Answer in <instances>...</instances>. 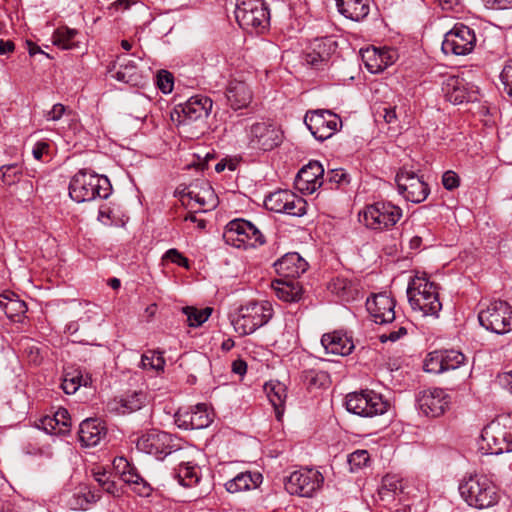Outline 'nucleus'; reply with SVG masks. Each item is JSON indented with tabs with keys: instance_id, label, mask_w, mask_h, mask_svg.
Masks as SVG:
<instances>
[{
	"instance_id": "54",
	"label": "nucleus",
	"mask_w": 512,
	"mask_h": 512,
	"mask_svg": "<svg viewBox=\"0 0 512 512\" xmlns=\"http://www.w3.org/2000/svg\"><path fill=\"white\" fill-rule=\"evenodd\" d=\"M503 85V92L506 93L512 102V60L508 61L500 74Z\"/></svg>"
},
{
	"instance_id": "32",
	"label": "nucleus",
	"mask_w": 512,
	"mask_h": 512,
	"mask_svg": "<svg viewBox=\"0 0 512 512\" xmlns=\"http://www.w3.org/2000/svg\"><path fill=\"white\" fill-rule=\"evenodd\" d=\"M190 200H194L199 204V211H209L216 207L217 196L209 183L201 181L191 184L185 194Z\"/></svg>"
},
{
	"instance_id": "20",
	"label": "nucleus",
	"mask_w": 512,
	"mask_h": 512,
	"mask_svg": "<svg viewBox=\"0 0 512 512\" xmlns=\"http://www.w3.org/2000/svg\"><path fill=\"white\" fill-rule=\"evenodd\" d=\"M442 92L445 99L455 105L477 100L475 87L459 76L446 78L442 83Z\"/></svg>"
},
{
	"instance_id": "40",
	"label": "nucleus",
	"mask_w": 512,
	"mask_h": 512,
	"mask_svg": "<svg viewBox=\"0 0 512 512\" xmlns=\"http://www.w3.org/2000/svg\"><path fill=\"white\" fill-rule=\"evenodd\" d=\"M303 382L309 390L326 388L330 384V376L322 370H307L302 375Z\"/></svg>"
},
{
	"instance_id": "1",
	"label": "nucleus",
	"mask_w": 512,
	"mask_h": 512,
	"mask_svg": "<svg viewBox=\"0 0 512 512\" xmlns=\"http://www.w3.org/2000/svg\"><path fill=\"white\" fill-rule=\"evenodd\" d=\"M407 295L411 308L422 316L438 317L442 309L438 287L426 275H416L409 283Z\"/></svg>"
},
{
	"instance_id": "52",
	"label": "nucleus",
	"mask_w": 512,
	"mask_h": 512,
	"mask_svg": "<svg viewBox=\"0 0 512 512\" xmlns=\"http://www.w3.org/2000/svg\"><path fill=\"white\" fill-rule=\"evenodd\" d=\"M94 478L99 484V486L107 493L116 495L118 492L117 486L113 480H111L110 475L106 472H96L94 473Z\"/></svg>"
},
{
	"instance_id": "11",
	"label": "nucleus",
	"mask_w": 512,
	"mask_h": 512,
	"mask_svg": "<svg viewBox=\"0 0 512 512\" xmlns=\"http://www.w3.org/2000/svg\"><path fill=\"white\" fill-rule=\"evenodd\" d=\"M389 404L373 390L352 392L346 396V408L349 412L362 417H374L387 412Z\"/></svg>"
},
{
	"instance_id": "22",
	"label": "nucleus",
	"mask_w": 512,
	"mask_h": 512,
	"mask_svg": "<svg viewBox=\"0 0 512 512\" xmlns=\"http://www.w3.org/2000/svg\"><path fill=\"white\" fill-rule=\"evenodd\" d=\"M324 169L318 161H310L302 167L295 178L296 188L305 194H312L323 184Z\"/></svg>"
},
{
	"instance_id": "28",
	"label": "nucleus",
	"mask_w": 512,
	"mask_h": 512,
	"mask_svg": "<svg viewBox=\"0 0 512 512\" xmlns=\"http://www.w3.org/2000/svg\"><path fill=\"white\" fill-rule=\"evenodd\" d=\"M114 466L119 471L121 479L131 485L138 495L148 496L150 494V486L137 473L136 469L131 467L130 463L124 457L116 458L114 460Z\"/></svg>"
},
{
	"instance_id": "62",
	"label": "nucleus",
	"mask_w": 512,
	"mask_h": 512,
	"mask_svg": "<svg viewBox=\"0 0 512 512\" xmlns=\"http://www.w3.org/2000/svg\"><path fill=\"white\" fill-rule=\"evenodd\" d=\"M232 371L240 376L245 375L247 371V363L242 359H237L233 361Z\"/></svg>"
},
{
	"instance_id": "15",
	"label": "nucleus",
	"mask_w": 512,
	"mask_h": 512,
	"mask_svg": "<svg viewBox=\"0 0 512 512\" xmlns=\"http://www.w3.org/2000/svg\"><path fill=\"white\" fill-rule=\"evenodd\" d=\"M398 192L413 203L423 202L429 195L428 184L413 170L402 167L395 178Z\"/></svg>"
},
{
	"instance_id": "2",
	"label": "nucleus",
	"mask_w": 512,
	"mask_h": 512,
	"mask_svg": "<svg viewBox=\"0 0 512 512\" xmlns=\"http://www.w3.org/2000/svg\"><path fill=\"white\" fill-rule=\"evenodd\" d=\"M459 493L469 506L476 509L491 507L499 498L496 485L481 474L465 477L459 485Z\"/></svg>"
},
{
	"instance_id": "53",
	"label": "nucleus",
	"mask_w": 512,
	"mask_h": 512,
	"mask_svg": "<svg viewBox=\"0 0 512 512\" xmlns=\"http://www.w3.org/2000/svg\"><path fill=\"white\" fill-rule=\"evenodd\" d=\"M157 86L164 93L172 92L174 87V77L167 70H160L157 74Z\"/></svg>"
},
{
	"instance_id": "3",
	"label": "nucleus",
	"mask_w": 512,
	"mask_h": 512,
	"mask_svg": "<svg viewBox=\"0 0 512 512\" xmlns=\"http://www.w3.org/2000/svg\"><path fill=\"white\" fill-rule=\"evenodd\" d=\"M110 193L111 185L108 178L87 170L76 173L69 184V195L78 203L96 198L106 199Z\"/></svg>"
},
{
	"instance_id": "24",
	"label": "nucleus",
	"mask_w": 512,
	"mask_h": 512,
	"mask_svg": "<svg viewBox=\"0 0 512 512\" xmlns=\"http://www.w3.org/2000/svg\"><path fill=\"white\" fill-rule=\"evenodd\" d=\"M336 47V42L330 37L316 38L307 48L305 60L309 65L318 67L320 64L328 62Z\"/></svg>"
},
{
	"instance_id": "19",
	"label": "nucleus",
	"mask_w": 512,
	"mask_h": 512,
	"mask_svg": "<svg viewBox=\"0 0 512 512\" xmlns=\"http://www.w3.org/2000/svg\"><path fill=\"white\" fill-rule=\"evenodd\" d=\"M482 439L486 442L490 454H502L512 451V440L510 433L509 420L493 422L484 428Z\"/></svg>"
},
{
	"instance_id": "18",
	"label": "nucleus",
	"mask_w": 512,
	"mask_h": 512,
	"mask_svg": "<svg viewBox=\"0 0 512 512\" xmlns=\"http://www.w3.org/2000/svg\"><path fill=\"white\" fill-rule=\"evenodd\" d=\"M417 404L426 416L439 417L449 409L451 398L442 388H429L418 394Z\"/></svg>"
},
{
	"instance_id": "41",
	"label": "nucleus",
	"mask_w": 512,
	"mask_h": 512,
	"mask_svg": "<svg viewBox=\"0 0 512 512\" xmlns=\"http://www.w3.org/2000/svg\"><path fill=\"white\" fill-rule=\"evenodd\" d=\"M91 381L89 376H83L81 371L65 372L61 387L66 394H74L80 386H87Z\"/></svg>"
},
{
	"instance_id": "9",
	"label": "nucleus",
	"mask_w": 512,
	"mask_h": 512,
	"mask_svg": "<svg viewBox=\"0 0 512 512\" xmlns=\"http://www.w3.org/2000/svg\"><path fill=\"white\" fill-rule=\"evenodd\" d=\"M478 320L485 329L506 334L512 330V307L506 301H491L480 309Z\"/></svg>"
},
{
	"instance_id": "39",
	"label": "nucleus",
	"mask_w": 512,
	"mask_h": 512,
	"mask_svg": "<svg viewBox=\"0 0 512 512\" xmlns=\"http://www.w3.org/2000/svg\"><path fill=\"white\" fill-rule=\"evenodd\" d=\"M0 311L11 320H18L27 312V306L18 298L0 295Z\"/></svg>"
},
{
	"instance_id": "43",
	"label": "nucleus",
	"mask_w": 512,
	"mask_h": 512,
	"mask_svg": "<svg viewBox=\"0 0 512 512\" xmlns=\"http://www.w3.org/2000/svg\"><path fill=\"white\" fill-rule=\"evenodd\" d=\"M199 467L190 463H181L176 470L179 483L185 487H191L199 482Z\"/></svg>"
},
{
	"instance_id": "44",
	"label": "nucleus",
	"mask_w": 512,
	"mask_h": 512,
	"mask_svg": "<svg viewBox=\"0 0 512 512\" xmlns=\"http://www.w3.org/2000/svg\"><path fill=\"white\" fill-rule=\"evenodd\" d=\"M213 309L206 307L204 309H197L195 307L183 308V313L187 316L188 325L191 327H198L208 320Z\"/></svg>"
},
{
	"instance_id": "16",
	"label": "nucleus",
	"mask_w": 512,
	"mask_h": 512,
	"mask_svg": "<svg viewBox=\"0 0 512 512\" xmlns=\"http://www.w3.org/2000/svg\"><path fill=\"white\" fill-rule=\"evenodd\" d=\"M476 44L474 31L464 24H456L444 36L442 51L457 56L471 53Z\"/></svg>"
},
{
	"instance_id": "7",
	"label": "nucleus",
	"mask_w": 512,
	"mask_h": 512,
	"mask_svg": "<svg viewBox=\"0 0 512 512\" xmlns=\"http://www.w3.org/2000/svg\"><path fill=\"white\" fill-rule=\"evenodd\" d=\"M234 13L239 26L249 32H261L269 24L270 15L263 0H237Z\"/></svg>"
},
{
	"instance_id": "13",
	"label": "nucleus",
	"mask_w": 512,
	"mask_h": 512,
	"mask_svg": "<svg viewBox=\"0 0 512 512\" xmlns=\"http://www.w3.org/2000/svg\"><path fill=\"white\" fill-rule=\"evenodd\" d=\"M322 474L314 469L294 471L284 482L285 490L291 495L311 497L322 485Z\"/></svg>"
},
{
	"instance_id": "4",
	"label": "nucleus",
	"mask_w": 512,
	"mask_h": 512,
	"mask_svg": "<svg viewBox=\"0 0 512 512\" xmlns=\"http://www.w3.org/2000/svg\"><path fill=\"white\" fill-rule=\"evenodd\" d=\"M213 102L206 96L196 95L189 98L186 103L181 106V110H175L171 114V119L177 126L183 128V132L190 133L194 136L198 133L191 131L202 128L205 120L211 112Z\"/></svg>"
},
{
	"instance_id": "51",
	"label": "nucleus",
	"mask_w": 512,
	"mask_h": 512,
	"mask_svg": "<svg viewBox=\"0 0 512 512\" xmlns=\"http://www.w3.org/2000/svg\"><path fill=\"white\" fill-rule=\"evenodd\" d=\"M370 460L367 450H356L348 456V464L351 471L365 467Z\"/></svg>"
},
{
	"instance_id": "12",
	"label": "nucleus",
	"mask_w": 512,
	"mask_h": 512,
	"mask_svg": "<svg viewBox=\"0 0 512 512\" xmlns=\"http://www.w3.org/2000/svg\"><path fill=\"white\" fill-rule=\"evenodd\" d=\"M248 145L251 149L268 152L283 142V131L267 121L255 122L246 129Z\"/></svg>"
},
{
	"instance_id": "45",
	"label": "nucleus",
	"mask_w": 512,
	"mask_h": 512,
	"mask_svg": "<svg viewBox=\"0 0 512 512\" xmlns=\"http://www.w3.org/2000/svg\"><path fill=\"white\" fill-rule=\"evenodd\" d=\"M77 34L75 29L59 28L53 34V43L62 49H72L75 46L74 38Z\"/></svg>"
},
{
	"instance_id": "58",
	"label": "nucleus",
	"mask_w": 512,
	"mask_h": 512,
	"mask_svg": "<svg viewBox=\"0 0 512 512\" xmlns=\"http://www.w3.org/2000/svg\"><path fill=\"white\" fill-rule=\"evenodd\" d=\"M65 110L66 108L63 104L57 103L45 114V117L48 121H57L63 116Z\"/></svg>"
},
{
	"instance_id": "8",
	"label": "nucleus",
	"mask_w": 512,
	"mask_h": 512,
	"mask_svg": "<svg viewBox=\"0 0 512 512\" xmlns=\"http://www.w3.org/2000/svg\"><path fill=\"white\" fill-rule=\"evenodd\" d=\"M225 242L237 248H254L265 243V236L251 222L244 219L230 221L224 230Z\"/></svg>"
},
{
	"instance_id": "34",
	"label": "nucleus",
	"mask_w": 512,
	"mask_h": 512,
	"mask_svg": "<svg viewBox=\"0 0 512 512\" xmlns=\"http://www.w3.org/2000/svg\"><path fill=\"white\" fill-rule=\"evenodd\" d=\"M40 425L48 434L65 435L70 431L71 418L66 409L60 408L53 416L43 417Z\"/></svg>"
},
{
	"instance_id": "61",
	"label": "nucleus",
	"mask_w": 512,
	"mask_h": 512,
	"mask_svg": "<svg viewBox=\"0 0 512 512\" xmlns=\"http://www.w3.org/2000/svg\"><path fill=\"white\" fill-rule=\"evenodd\" d=\"M383 119L387 124L397 123L396 107H384L383 108Z\"/></svg>"
},
{
	"instance_id": "33",
	"label": "nucleus",
	"mask_w": 512,
	"mask_h": 512,
	"mask_svg": "<svg viewBox=\"0 0 512 512\" xmlns=\"http://www.w3.org/2000/svg\"><path fill=\"white\" fill-rule=\"evenodd\" d=\"M107 434L106 427L98 419H86L79 427V440L83 446L94 447L98 445Z\"/></svg>"
},
{
	"instance_id": "55",
	"label": "nucleus",
	"mask_w": 512,
	"mask_h": 512,
	"mask_svg": "<svg viewBox=\"0 0 512 512\" xmlns=\"http://www.w3.org/2000/svg\"><path fill=\"white\" fill-rule=\"evenodd\" d=\"M163 259L169 260L172 263H175L179 266L189 268V262L186 257H184L177 249L172 248L169 249L163 256Z\"/></svg>"
},
{
	"instance_id": "50",
	"label": "nucleus",
	"mask_w": 512,
	"mask_h": 512,
	"mask_svg": "<svg viewBox=\"0 0 512 512\" xmlns=\"http://www.w3.org/2000/svg\"><path fill=\"white\" fill-rule=\"evenodd\" d=\"M275 292L279 299L286 302H294L299 299V291L286 282H279L275 287Z\"/></svg>"
},
{
	"instance_id": "56",
	"label": "nucleus",
	"mask_w": 512,
	"mask_h": 512,
	"mask_svg": "<svg viewBox=\"0 0 512 512\" xmlns=\"http://www.w3.org/2000/svg\"><path fill=\"white\" fill-rule=\"evenodd\" d=\"M442 184L445 189L454 190L460 185V178L454 171L448 170L442 176Z\"/></svg>"
},
{
	"instance_id": "29",
	"label": "nucleus",
	"mask_w": 512,
	"mask_h": 512,
	"mask_svg": "<svg viewBox=\"0 0 512 512\" xmlns=\"http://www.w3.org/2000/svg\"><path fill=\"white\" fill-rule=\"evenodd\" d=\"M362 60L371 73H379L394 63V54L389 49L367 48L361 52Z\"/></svg>"
},
{
	"instance_id": "6",
	"label": "nucleus",
	"mask_w": 512,
	"mask_h": 512,
	"mask_svg": "<svg viewBox=\"0 0 512 512\" xmlns=\"http://www.w3.org/2000/svg\"><path fill=\"white\" fill-rule=\"evenodd\" d=\"M402 217V209L391 202H376L359 212V221L367 228L383 231L393 227Z\"/></svg>"
},
{
	"instance_id": "35",
	"label": "nucleus",
	"mask_w": 512,
	"mask_h": 512,
	"mask_svg": "<svg viewBox=\"0 0 512 512\" xmlns=\"http://www.w3.org/2000/svg\"><path fill=\"white\" fill-rule=\"evenodd\" d=\"M263 388L275 410L277 419L280 420L288 396L286 385L277 380H270L269 382L265 383Z\"/></svg>"
},
{
	"instance_id": "25",
	"label": "nucleus",
	"mask_w": 512,
	"mask_h": 512,
	"mask_svg": "<svg viewBox=\"0 0 512 512\" xmlns=\"http://www.w3.org/2000/svg\"><path fill=\"white\" fill-rule=\"evenodd\" d=\"M226 98L233 110L248 108L253 100V92L248 83L241 80H231L226 88Z\"/></svg>"
},
{
	"instance_id": "14",
	"label": "nucleus",
	"mask_w": 512,
	"mask_h": 512,
	"mask_svg": "<svg viewBox=\"0 0 512 512\" xmlns=\"http://www.w3.org/2000/svg\"><path fill=\"white\" fill-rule=\"evenodd\" d=\"M264 205L272 212L297 217L303 216L307 208V202L290 190H278L269 194Z\"/></svg>"
},
{
	"instance_id": "27",
	"label": "nucleus",
	"mask_w": 512,
	"mask_h": 512,
	"mask_svg": "<svg viewBox=\"0 0 512 512\" xmlns=\"http://www.w3.org/2000/svg\"><path fill=\"white\" fill-rule=\"evenodd\" d=\"M408 481L397 475H386L382 479L379 496L383 501L398 500L402 502L410 495Z\"/></svg>"
},
{
	"instance_id": "60",
	"label": "nucleus",
	"mask_w": 512,
	"mask_h": 512,
	"mask_svg": "<svg viewBox=\"0 0 512 512\" xmlns=\"http://www.w3.org/2000/svg\"><path fill=\"white\" fill-rule=\"evenodd\" d=\"M49 150V144L46 142H37L33 147L32 154L36 160H41L43 155Z\"/></svg>"
},
{
	"instance_id": "31",
	"label": "nucleus",
	"mask_w": 512,
	"mask_h": 512,
	"mask_svg": "<svg viewBox=\"0 0 512 512\" xmlns=\"http://www.w3.org/2000/svg\"><path fill=\"white\" fill-rule=\"evenodd\" d=\"M276 272L285 278H297L306 272L308 263L298 253H287L274 264Z\"/></svg>"
},
{
	"instance_id": "47",
	"label": "nucleus",
	"mask_w": 512,
	"mask_h": 512,
	"mask_svg": "<svg viewBox=\"0 0 512 512\" xmlns=\"http://www.w3.org/2000/svg\"><path fill=\"white\" fill-rule=\"evenodd\" d=\"M443 355L442 351H432L427 354L423 362V369L427 373H443Z\"/></svg>"
},
{
	"instance_id": "46",
	"label": "nucleus",
	"mask_w": 512,
	"mask_h": 512,
	"mask_svg": "<svg viewBox=\"0 0 512 512\" xmlns=\"http://www.w3.org/2000/svg\"><path fill=\"white\" fill-rule=\"evenodd\" d=\"M165 359L160 352L149 350L141 357V367L146 370H154L156 372L163 371Z\"/></svg>"
},
{
	"instance_id": "5",
	"label": "nucleus",
	"mask_w": 512,
	"mask_h": 512,
	"mask_svg": "<svg viewBox=\"0 0 512 512\" xmlns=\"http://www.w3.org/2000/svg\"><path fill=\"white\" fill-rule=\"evenodd\" d=\"M272 316L273 307L269 301L249 302L239 308L232 325L240 336H246L268 323Z\"/></svg>"
},
{
	"instance_id": "37",
	"label": "nucleus",
	"mask_w": 512,
	"mask_h": 512,
	"mask_svg": "<svg viewBox=\"0 0 512 512\" xmlns=\"http://www.w3.org/2000/svg\"><path fill=\"white\" fill-rule=\"evenodd\" d=\"M338 11L348 19L360 21L369 13L368 0H336Z\"/></svg>"
},
{
	"instance_id": "38",
	"label": "nucleus",
	"mask_w": 512,
	"mask_h": 512,
	"mask_svg": "<svg viewBox=\"0 0 512 512\" xmlns=\"http://www.w3.org/2000/svg\"><path fill=\"white\" fill-rule=\"evenodd\" d=\"M261 482L262 475L260 473L252 474L250 472H244L229 480L225 484V487L229 493H237L255 489Z\"/></svg>"
},
{
	"instance_id": "49",
	"label": "nucleus",
	"mask_w": 512,
	"mask_h": 512,
	"mask_svg": "<svg viewBox=\"0 0 512 512\" xmlns=\"http://www.w3.org/2000/svg\"><path fill=\"white\" fill-rule=\"evenodd\" d=\"M443 355V372L455 370L463 365L465 356L459 351L445 350L442 351Z\"/></svg>"
},
{
	"instance_id": "30",
	"label": "nucleus",
	"mask_w": 512,
	"mask_h": 512,
	"mask_svg": "<svg viewBox=\"0 0 512 512\" xmlns=\"http://www.w3.org/2000/svg\"><path fill=\"white\" fill-rule=\"evenodd\" d=\"M321 344L327 353L339 356H347L354 349L352 338L341 331L324 334L321 338Z\"/></svg>"
},
{
	"instance_id": "17",
	"label": "nucleus",
	"mask_w": 512,
	"mask_h": 512,
	"mask_svg": "<svg viewBox=\"0 0 512 512\" xmlns=\"http://www.w3.org/2000/svg\"><path fill=\"white\" fill-rule=\"evenodd\" d=\"M305 124L312 135L320 141L332 137L341 125V119L329 110H316L306 113Z\"/></svg>"
},
{
	"instance_id": "57",
	"label": "nucleus",
	"mask_w": 512,
	"mask_h": 512,
	"mask_svg": "<svg viewBox=\"0 0 512 512\" xmlns=\"http://www.w3.org/2000/svg\"><path fill=\"white\" fill-rule=\"evenodd\" d=\"M406 333V328L404 326H399L397 330L379 335V340L382 343H385L387 341L395 342L399 340L402 336L406 335Z\"/></svg>"
},
{
	"instance_id": "21",
	"label": "nucleus",
	"mask_w": 512,
	"mask_h": 512,
	"mask_svg": "<svg viewBox=\"0 0 512 512\" xmlns=\"http://www.w3.org/2000/svg\"><path fill=\"white\" fill-rule=\"evenodd\" d=\"M395 305V300L385 292L375 294L366 302L367 310L377 324L391 323L395 320Z\"/></svg>"
},
{
	"instance_id": "36",
	"label": "nucleus",
	"mask_w": 512,
	"mask_h": 512,
	"mask_svg": "<svg viewBox=\"0 0 512 512\" xmlns=\"http://www.w3.org/2000/svg\"><path fill=\"white\" fill-rule=\"evenodd\" d=\"M147 402V394L143 391H132L126 393L116 403H111V409L118 413H132L140 410Z\"/></svg>"
},
{
	"instance_id": "26",
	"label": "nucleus",
	"mask_w": 512,
	"mask_h": 512,
	"mask_svg": "<svg viewBox=\"0 0 512 512\" xmlns=\"http://www.w3.org/2000/svg\"><path fill=\"white\" fill-rule=\"evenodd\" d=\"M107 72L119 82L136 85L139 80V71L136 64L126 55H119L115 62L108 66Z\"/></svg>"
},
{
	"instance_id": "64",
	"label": "nucleus",
	"mask_w": 512,
	"mask_h": 512,
	"mask_svg": "<svg viewBox=\"0 0 512 512\" xmlns=\"http://www.w3.org/2000/svg\"><path fill=\"white\" fill-rule=\"evenodd\" d=\"M331 173H332V176H331L330 179L335 181V182H337V183L342 182L345 179V177H346L345 173L341 169L340 170H333Z\"/></svg>"
},
{
	"instance_id": "10",
	"label": "nucleus",
	"mask_w": 512,
	"mask_h": 512,
	"mask_svg": "<svg viewBox=\"0 0 512 512\" xmlns=\"http://www.w3.org/2000/svg\"><path fill=\"white\" fill-rule=\"evenodd\" d=\"M132 441L136 444V448L139 451L160 459L179 449V444L175 437L167 432L156 429L137 435Z\"/></svg>"
},
{
	"instance_id": "23",
	"label": "nucleus",
	"mask_w": 512,
	"mask_h": 512,
	"mask_svg": "<svg viewBox=\"0 0 512 512\" xmlns=\"http://www.w3.org/2000/svg\"><path fill=\"white\" fill-rule=\"evenodd\" d=\"M212 416L213 414L209 411L208 406L200 403L189 411L178 412L176 414V422L179 427L184 429H203L211 424Z\"/></svg>"
},
{
	"instance_id": "59",
	"label": "nucleus",
	"mask_w": 512,
	"mask_h": 512,
	"mask_svg": "<svg viewBox=\"0 0 512 512\" xmlns=\"http://www.w3.org/2000/svg\"><path fill=\"white\" fill-rule=\"evenodd\" d=\"M484 2L491 9H508L512 7V0H484Z\"/></svg>"
},
{
	"instance_id": "42",
	"label": "nucleus",
	"mask_w": 512,
	"mask_h": 512,
	"mask_svg": "<svg viewBox=\"0 0 512 512\" xmlns=\"http://www.w3.org/2000/svg\"><path fill=\"white\" fill-rule=\"evenodd\" d=\"M329 288L332 293L336 294L344 301L354 299L355 295L357 294V289L352 281L343 277H337L333 279L329 285Z\"/></svg>"
},
{
	"instance_id": "63",
	"label": "nucleus",
	"mask_w": 512,
	"mask_h": 512,
	"mask_svg": "<svg viewBox=\"0 0 512 512\" xmlns=\"http://www.w3.org/2000/svg\"><path fill=\"white\" fill-rule=\"evenodd\" d=\"M15 49L14 42L11 40H0V55L13 52Z\"/></svg>"
},
{
	"instance_id": "48",
	"label": "nucleus",
	"mask_w": 512,
	"mask_h": 512,
	"mask_svg": "<svg viewBox=\"0 0 512 512\" xmlns=\"http://www.w3.org/2000/svg\"><path fill=\"white\" fill-rule=\"evenodd\" d=\"M22 167L16 163L0 167V178L6 185H13L20 180Z\"/></svg>"
}]
</instances>
